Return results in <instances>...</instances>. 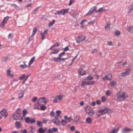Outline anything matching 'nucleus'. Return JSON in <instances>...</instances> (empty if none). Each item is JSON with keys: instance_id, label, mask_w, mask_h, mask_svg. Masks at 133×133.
<instances>
[{"instance_id": "obj_51", "label": "nucleus", "mask_w": 133, "mask_h": 133, "mask_svg": "<svg viewBox=\"0 0 133 133\" xmlns=\"http://www.w3.org/2000/svg\"><path fill=\"white\" fill-rule=\"evenodd\" d=\"M41 35L42 37V40H44V39L45 37V36L44 35L43 33H41Z\"/></svg>"}, {"instance_id": "obj_63", "label": "nucleus", "mask_w": 133, "mask_h": 133, "mask_svg": "<svg viewBox=\"0 0 133 133\" xmlns=\"http://www.w3.org/2000/svg\"><path fill=\"white\" fill-rule=\"evenodd\" d=\"M52 122L55 124H58L56 121V120L55 119H53L52 120Z\"/></svg>"}, {"instance_id": "obj_4", "label": "nucleus", "mask_w": 133, "mask_h": 133, "mask_svg": "<svg viewBox=\"0 0 133 133\" xmlns=\"http://www.w3.org/2000/svg\"><path fill=\"white\" fill-rule=\"evenodd\" d=\"M85 111L90 116H93L94 114V113L92 109H89L88 108H86Z\"/></svg>"}, {"instance_id": "obj_37", "label": "nucleus", "mask_w": 133, "mask_h": 133, "mask_svg": "<svg viewBox=\"0 0 133 133\" xmlns=\"http://www.w3.org/2000/svg\"><path fill=\"white\" fill-rule=\"evenodd\" d=\"M111 94V92L109 90L107 91L105 93L106 95L108 96H110Z\"/></svg>"}, {"instance_id": "obj_46", "label": "nucleus", "mask_w": 133, "mask_h": 133, "mask_svg": "<svg viewBox=\"0 0 133 133\" xmlns=\"http://www.w3.org/2000/svg\"><path fill=\"white\" fill-rule=\"evenodd\" d=\"M37 99V97H34L32 99V101L33 102H35Z\"/></svg>"}, {"instance_id": "obj_21", "label": "nucleus", "mask_w": 133, "mask_h": 133, "mask_svg": "<svg viewBox=\"0 0 133 133\" xmlns=\"http://www.w3.org/2000/svg\"><path fill=\"white\" fill-rule=\"evenodd\" d=\"M9 17L8 16H7L5 17L3 20V22H4L5 24H6L7 21L9 19Z\"/></svg>"}, {"instance_id": "obj_53", "label": "nucleus", "mask_w": 133, "mask_h": 133, "mask_svg": "<svg viewBox=\"0 0 133 133\" xmlns=\"http://www.w3.org/2000/svg\"><path fill=\"white\" fill-rule=\"evenodd\" d=\"M58 99H57V98L56 97H55V98L54 99L53 101V102L54 103H58Z\"/></svg>"}, {"instance_id": "obj_60", "label": "nucleus", "mask_w": 133, "mask_h": 133, "mask_svg": "<svg viewBox=\"0 0 133 133\" xmlns=\"http://www.w3.org/2000/svg\"><path fill=\"white\" fill-rule=\"evenodd\" d=\"M5 23L4 22H3L2 23L0 24V26L1 27H4L5 26Z\"/></svg>"}, {"instance_id": "obj_50", "label": "nucleus", "mask_w": 133, "mask_h": 133, "mask_svg": "<svg viewBox=\"0 0 133 133\" xmlns=\"http://www.w3.org/2000/svg\"><path fill=\"white\" fill-rule=\"evenodd\" d=\"M110 84L111 86L113 87L115 85V83L114 81L111 82L110 83Z\"/></svg>"}, {"instance_id": "obj_1", "label": "nucleus", "mask_w": 133, "mask_h": 133, "mask_svg": "<svg viewBox=\"0 0 133 133\" xmlns=\"http://www.w3.org/2000/svg\"><path fill=\"white\" fill-rule=\"evenodd\" d=\"M127 95L123 92H119L118 94L117 98L120 101H123L124 99L127 97Z\"/></svg>"}, {"instance_id": "obj_34", "label": "nucleus", "mask_w": 133, "mask_h": 133, "mask_svg": "<svg viewBox=\"0 0 133 133\" xmlns=\"http://www.w3.org/2000/svg\"><path fill=\"white\" fill-rule=\"evenodd\" d=\"M54 14L55 15H60L62 14V10H61V11H57Z\"/></svg>"}, {"instance_id": "obj_18", "label": "nucleus", "mask_w": 133, "mask_h": 133, "mask_svg": "<svg viewBox=\"0 0 133 133\" xmlns=\"http://www.w3.org/2000/svg\"><path fill=\"white\" fill-rule=\"evenodd\" d=\"M129 9L128 10V13H130L133 9V4H132L130 6L128 7Z\"/></svg>"}, {"instance_id": "obj_27", "label": "nucleus", "mask_w": 133, "mask_h": 133, "mask_svg": "<svg viewBox=\"0 0 133 133\" xmlns=\"http://www.w3.org/2000/svg\"><path fill=\"white\" fill-rule=\"evenodd\" d=\"M55 50H54V51L51 53V54H56L59 51V50L58 49H55Z\"/></svg>"}, {"instance_id": "obj_52", "label": "nucleus", "mask_w": 133, "mask_h": 133, "mask_svg": "<svg viewBox=\"0 0 133 133\" xmlns=\"http://www.w3.org/2000/svg\"><path fill=\"white\" fill-rule=\"evenodd\" d=\"M54 114L55 113L53 111H51L50 114V115L51 116H54Z\"/></svg>"}, {"instance_id": "obj_20", "label": "nucleus", "mask_w": 133, "mask_h": 133, "mask_svg": "<svg viewBox=\"0 0 133 133\" xmlns=\"http://www.w3.org/2000/svg\"><path fill=\"white\" fill-rule=\"evenodd\" d=\"M25 122L26 123H29L30 122V119L29 117H25Z\"/></svg>"}, {"instance_id": "obj_12", "label": "nucleus", "mask_w": 133, "mask_h": 133, "mask_svg": "<svg viewBox=\"0 0 133 133\" xmlns=\"http://www.w3.org/2000/svg\"><path fill=\"white\" fill-rule=\"evenodd\" d=\"M80 75H83L86 74L85 71L83 69H81L79 71Z\"/></svg>"}, {"instance_id": "obj_38", "label": "nucleus", "mask_w": 133, "mask_h": 133, "mask_svg": "<svg viewBox=\"0 0 133 133\" xmlns=\"http://www.w3.org/2000/svg\"><path fill=\"white\" fill-rule=\"evenodd\" d=\"M107 44L109 46H113L114 45V44L111 41L108 42Z\"/></svg>"}, {"instance_id": "obj_35", "label": "nucleus", "mask_w": 133, "mask_h": 133, "mask_svg": "<svg viewBox=\"0 0 133 133\" xmlns=\"http://www.w3.org/2000/svg\"><path fill=\"white\" fill-rule=\"evenodd\" d=\"M39 105L38 104H35L34 105L33 108L34 109H39V107L38 106Z\"/></svg>"}, {"instance_id": "obj_13", "label": "nucleus", "mask_w": 133, "mask_h": 133, "mask_svg": "<svg viewBox=\"0 0 133 133\" xmlns=\"http://www.w3.org/2000/svg\"><path fill=\"white\" fill-rule=\"evenodd\" d=\"M127 30L129 32H133V26L128 27Z\"/></svg>"}, {"instance_id": "obj_6", "label": "nucleus", "mask_w": 133, "mask_h": 133, "mask_svg": "<svg viewBox=\"0 0 133 133\" xmlns=\"http://www.w3.org/2000/svg\"><path fill=\"white\" fill-rule=\"evenodd\" d=\"M112 77V75L110 74H109L108 75H105L102 78V79L104 80L106 79L110 80H111Z\"/></svg>"}, {"instance_id": "obj_59", "label": "nucleus", "mask_w": 133, "mask_h": 133, "mask_svg": "<svg viewBox=\"0 0 133 133\" xmlns=\"http://www.w3.org/2000/svg\"><path fill=\"white\" fill-rule=\"evenodd\" d=\"M48 121V120L46 119H45L43 120V123H46Z\"/></svg>"}, {"instance_id": "obj_3", "label": "nucleus", "mask_w": 133, "mask_h": 133, "mask_svg": "<svg viewBox=\"0 0 133 133\" xmlns=\"http://www.w3.org/2000/svg\"><path fill=\"white\" fill-rule=\"evenodd\" d=\"M86 38L85 36L81 35L79 36L76 39V41L78 43H79L84 41Z\"/></svg>"}, {"instance_id": "obj_44", "label": "nucleus", "mask_w": 133, "mask_h": 133, "mask_svg": "<svg viewBox=\"0 0 133 133\" xmlns=\"http://www.w3.org/2000/svg\"><path fill=\"white\" fill-rule=\"evenodd\" d=\"M56 113L58 116H60V114L61 113V111L60 110H57L56 112Z\"/></svg>"}, {"instance_id": "obj_7", "label": "nucleus", "mask_w": 133, "mask_h": 133, "mask_svg": "<svg viewBox=\"0 0 133 133\" xmlns=\"http://www.w3.org/2000/svg\"><path fill=\"white\" fill-rule=\"evenodd\" d=\"M58 129L57 128H52L49 129L47 131V133H54L58 131Z\"/></svg>"}, {"instance_id": "obj_15", "label": "nucleus", "mask_w": 133, "mask_h": 133, "mask_svg": "<svg viewBox=\"0 0 133 133\" xmlns=\"http://www.w3.org/2000/svg\"><path fill=\"white\" fill-rule=\"evenodd\" d=\"M35 56L31 58V60L29 62V65L28 66L29 67L33 63V62L35 60Z\"/></svg>"}, {"instance_id": "obj_42", "label": "nucleus", "mask_w": 133, "mask_h": 133, "mask_svg": "<svg viewBox=\"0 0 133 133\" xmlns=\"http://www.w3.org/2000/svg\"><path fill=\"white\" fill-rule=\"evenodd\" d=\"M36 122V121L35 118L30 119V122L31 124L34 123Z\"/></svg>"}, {"instance_id": "obj_16", "label": "nucleus", "mask_w": 133, "mask_h": 133, "mask_svg": "<svg viewBox=\"0 0 133 133\" xmlns=\"http://www.w3.org/2000/svg\"><path fill=\"white\" fill-rule=\"evenodd\" d=\"M24 94V92L23 91H21L20 92V93L19 94V95L18 96V98L19 99H21L22 98Z\"/></svg>"}, {"instance_id": "obj_47", "label": "nucleus", "mask_w": 133, "mask_h": 133, "mask_svg": "<svg viewBox=\"0 0 133 133\" xmlns=\"http://www.w3.org/2000/svg\"><path fill=\"white\" fill-rule=\"evenodd\" d=\"M70 130L72 131H74L75 130V127L74 126H72L70 128Z\"/></svg>"}, {"instance_id": "obj_36", "label": "nucleus", "mask_w": 133, "mask_h": 133, "mask_svg": "<svg viewBox=\"0 0 133 133\" xmlns=\"http://www.w3.org/2000/svg\"><path fill=\"white\" fill-rule=\"evenodd\" d=\"M102 101L103 102H104L107 100V98L105 96H102L101 97Z\"/></svg>"}, {"instance_id": "obj_10", "label": "nucleus", "mask_w": 133, "mask_h": 133, "mask_svg": "<svg viewBox=\"0 0 133 133\" xmlns=\"http://www.w3.org/2000/svg\"><path fill=\"white\" fill-rule=\"evenodd\" d=\"M131 130V129L130 128H128L127 127L123 128L122 131V133H127L128 132H129Z\"/></svg>"}, {"instance_id": "obj_30", "label": "nucleus", "mask_w": 133, "mask_h": 133, "mask_svg": "<svg viewBox=\"0 0 133 133\" xmlns=\"http://www.w3.org/2000/svg\"><path fill=\"white\" fill-rule=\"evenodd\" d=\"M37 29L36 27L34 28L33 30L32 33V36H34V35L35 34L36 31H37Z\"/></svg>"}, {"instance_id": "obj_41", "label": "nucleus", "mask_w": 133, "mask_h": 133, "mask_svg": "<svg viewBox=\"0 0 133 133\" xmlns=\"http://www.w3.org/2000/svg\"><path fill=\"white\" fill-rule=\"evenodd\" d=\"M115 34L116 36H119L120 34V32L118 30H117L115 32Z\"/></svg>"}, {"instance_id": "obj_33", "label": "nucleus", "mask_w": 133, "mask_h": 133, "mask_svg": "<svg viewBox=\"0 0 133 133\" xmlns=\"http://www.w3.org/2000/svg\"><path fill=\"white\" fill-rule=\"evenodd\" d=\"M56 98H57L58 100L59 101L61 100L62 98V97L61 95H59L57 96H56Z\"/></svg>"}, {"instance_id": "obj_5", "label": "nucleus", "mask_w": 133, "mask_h": 133, "mask_svg": "<svg viewBox=\"0 0 133 133\" xmlns=\"http://www.w3.org/2000/svg\"><path fill=\"white\" fill-rule=\"evenodd\" d=\"M20 112H15L14 114V118L15 120H17L20 117Z\"/></svg>"}, {"instance_id": "obj_62", "label": "nucleus", "mask_w": 133, "mask_h": 133, "mask_svg": "<svg viewBox=\"0 0 133 133\" xmlns=\"http://www.w3.org/2000/svg\"><path fill=\"white\" fill-rule=\"evenodd\" d=\"M60 116H58L57 115H56L55 117V119H59V118H60Z\"/></svg>"}, {"instance_id": "obj_29", "label": "nucleus", "mask_w": 133, "mask_h": 133, "mask_svg": "<svg viewBox=\"0 0 133 133\" xmlns=\"http://www.w3.org/2000/svg\"><path fill=\"white\" fill-rule=\"evenodd\" d=\"M20 66L21 68L22 69L26 68L28 67H29L28 66H27L26 64H25L24 65L21 64L20 65Z\"/></svg>"}, {"instance_id": "obj_8", "label": "nucleus", "mask_w": 133, "mask_h": 133, "mask_svg": "<svg viewBox=\"0 0 133 133\" xmlns=\"http://www.w3.org/2000/svg\"><path fill=\"white\" fill-rule=\"evenodd\" d=\"M96 7L95 6H94L93 7H92L89 11L85 15L87 16L88 15H90L94 11H96Z\"/></svg>"}, {"instance_id": "obj_31", "label": "nucleus", "mask_w": 133, "mask_h": 133, "mask_svg": "<svg viewBox=\"0 0 133 133\" xmlns=\"http://www.w3.org/2000/svg\"><path fill=\"white\" fill-rule=\"evenodd\" d=\"M118 129H114L110 132V133H117L118 131Z\"/></svg>"}, {"instance_id": "obj_40", "label": "nucleus", "mask_w": 133, "mask_h": 133, "mask_svg": "<svg viewBox=\"0 0 133 133\" xmlns=\"http://www.w3.org/2000/svg\"><path fill=\"white\" fill-rule=\"evenodd\" d=\"M68 59V58H60V61H61V62L60 63H63L64 61L65 60L67 59Z\"/></svg>"}, {"instance_id": "obj_11", "label": "nucleus", "mask_w": 133, "mask_h": 133, "mask_svg": "<svg viewBox=\"0 0 133 133\" xmlns=\"http://www.w3.org/2000/svg\"><path fill=\"white\" fill-rule=\"evenodd\" d=\"M130 70H126L124 72L122 73L121 75L122 76H127L130 73Z\"/></svg>"}, {"instance_id": "obj_9", "label": "nucleus", "mask_w": 133, "mask_h": 133, "mask_svg": "<svg viewBox=\"0 0 133 133\" xmlns=\"http://www.w3.org/2000/svg\"><path fill=\"white\" fill-rule=\"evenodd\" d=\"M1 113L2 116H4L5 118H6L8 116L7 113L6 112V111L5 109H3L2 111H1Z\"/></svg>"}, {"instance_id": "obj_58", "label": "nucleus", "mask_w": 133, "mask_h": 133, "mask_svg": "<svg viewBox=\"0 0 133 133\" xmlns=\"http://www.w3.org/2000/svg\"><path fill=\"white\" fill-rule=\"evenodd\" d=\"M69 48L68 46L65 47L63 49V50L64 51H66L69 50Z\"/></svg>"}, {"instance_id": "obj_19", "label": "nucleus", "mask_w": 133, "mask_h": 133, "mask_svg": "<svg viewBox=\"0 0 133 133\" xmlns=\"http://www.w3.org/2000/svg\"><path fill=\"white\" fill-rule=\"evenodd\" d=\"M38 132L39 133H44L45 130H44L42 128H40L39 129Z\"/></svg>"}, {"instance_id": "obj_57", "label": "nucleus", "mask_w": 133, "mask_h": 133, "mask_svg": "<svg viewBox=\"0 0 133 133\" xmlns=\"http://www.w3.org/2000/svg\"><path fill=\"white\" fill-rule=\"evenodd\" d=\"M59 45V44L58 42L56 43L54 45L52 46L54 47L55 46H56L58 47Z\"/></svg>"}, {"instance_id": "obj_45", "label": "nucleus", "mask_w": 133, "mask_h": 133, "mask_svg": "<svg viewBox=\"0 0 133 133\" xmlns=\"http://www.w3.org/2000/svg\"><path fill=\"white\" fill-rule=\"evenodd\" d=\"M95 83V82L93 81H90L87 83V84L88 85H91Z\"/></svg>"}, {"instance_id": "obj_28", "label": "nucleus", "mask_w": 133, "mask_h": 133, "mask_svg": "<svg viewBox=\"0 0 133 133\" xmlns=\"http://www.w3.org/2000/svg\"><path fill=\"white\" fill-rule=\"evenodd\" d=\"M43 123L38 121L37 122V125L39 127H42V126Z\"/></svg>"}, {"instance_id": "obj_22", "label": "nucleus", "mask_w": 133, "mask_h": 133, "mask_svg": "<svg viewBox=\"0 0 133 133\" xmlns=\"http://www.w3.org/2000/svg\"><path fill=\"white\" fill-rule=\"evenodd\" d=\"M53 60L55 62H60L61 61H60V58L58 57V58L54 57L53 58Z\"/></svg>"}, {"instance_id": "obj_25", "label": "nucleus", "mask_w": 133, "mask_h": 133, "mask_svg": "<svg viewBox=\"0 0 133 133\" xmlns=\"http://www.w3.org/2000/svg\"><path fill=\"white\" fill-rule=\"evenodd\" d=\"M10 72L11 71L10 69L8 70L7 72L8 75L11 77H12L13 76V75L12 74H10Z\"/></svg>"}, {"instance_id": "obj_49", "label": "nucleus", "mask_w": 133, "mask_h": 133, "mask_svg": "<svg viewBox=\"0 0 133 133\" xmlns=\"http://www.w3.org/2000/svg\"><path fill=\"white\" fill-rule=\"evenodd\" d=\"M25 77V75L24 74H23L19 77V79L20 80H22Z\"/></svg>"}, {"instance_id": "obj_64", "label": "nucleus", "mask_w": 133, "mask_h": 133, "mask_svg": "<svg viewBox=\"0 0 133 133\" xmlns=\"http://www.w3.org/2000/svg\"><path fill=\"white\" fill-rule=\"evenodd\" d=\"M121 63V64L123 66L125 65H126L127 64V63L126 62H125L124 63H123L122 62H121L120 63Z\"/></svg>"}, {"instance_id": "obj_23", "label": "nucleus", "mask_w": 133, "mask_h": 133, "mask_svg": "<svg viewBox=\"0 0 133 133\" xmlns=\"http://www.w3.org/2000/svg\"><path fill=\"white\" fill-rule=\"evenodd\" d=\"M86 121L88 123L90 124L92 122V119L88 117Z\"/></svg>"}, {"instance_id": "obj_24", "label": "nucleus", "mask_w": 133, "mask_h": 133, "mask_svg": "<svg viewBox=\"0 0 133 133\" xmlns=\"http://www.w3.org/2000/svg\"><path fill=\"white\" fill-rule=\"evenodd\" d=\"M44 101L42 98H40L38 101V104L39 105H41V103H43Z\"/></svg>"}, {"instance_id": "obj_43", "label": "nucleus", "mask_w": 133, "mask_h": 133, "mask_svg": "<svg viewBox=\"0 0 133 133\" xmlns=\"http://www.w3.org/2000/svg\"><path fill=\"white\" fill-rule=\"evenodd\" d=\"M110 23L108 24L107 25L105 26V28L107 30L109 29L110 27Z\"/></svg>"}, {"instance_id": "obj_32", "label": "nucleus", "mask_w": 133, "mask_h": 133, "mask_svg": "<svg viewBox=\"0 0 133 133\" xmlns=\"http://www.w3.org/2000/svg\"><path fill=\"white\" fill-rule=\"evenodd\" d=\"M86 84H87V83H86L85 80V79L83 80L81 85L82 86H84L86 85Z\"/></svg>"}, {"instance_id": "obj_56", "label": "nucleus", "mask_w": 133, "mask_h": 133, "mask_svg": "<svg viewBox=\"0 0 133 133\" xmlns=\"http://www.w3.org/2000/svg\"><path fill=\"white\" fill-rule=\"evenodd\" d=\"M93 78V77L90 76H89L87 77V79L88 80H92Z\"/></svg>"}, {"instance_id": "obj_14", "label": "nucleus", "mask_w": 133, "mask_h": 133, "mask_svg": "<svg viewBox=\"0 0 133 133\" xmlns=\"http://www.w3.org/2000/svg\"><path fill=\"white\" fill-rule=\"evenodd\" d=\"M105 10L103 7H102L100 9H99L98 10H96V13L99 12L100 13L101 12H103V11L106 10Z\"/></svg>"}, {"instance_id": "obj_55", "label": "nucleus", "mask_w": 133, "mask_h": 133, "mask_svg": "<svg viewBox=\"0 0 133 133\" xmlns=\"http://www.w3.org/2000/svg\"><path fill=\"white\" fill-rule=\"evenodd\" d=\"M74 2V0H70L69 5H70Z\"/></svg>"}, {"instance_id": "obj_26", "label": "nucleus", "mask_w": 133, "mask_h": 133, "mask_svg": "<svg viewBox=\"0 0 133 133\" xmlns=\"http://www.w3.org/2000/svg\"><path fill=\"white\" fill-rule=\"evenodd\" d=\"M69 9H68L62 10V15H64L65 13H67Z\"/></svg>"}, {"instance_id": "obj_39", "label": "nucleus", "mask_w": 133, "mask_h": 133, "mask_svg": "<svg viewBox=\"0 0 133 133\" xmlns=\"http://www.w3.org/2000/svg\"><path fill=\"white\" fill-rule=\"evenodd\" d=\"M55 22V21L54 19H53L52 20V21L51 22H50L48 24V26H50L52 25L53 24H54Z\"/></svg>"}, {"instance_id": "obj_54", "label": "nucleus", "mask_w": 133, "mask_h": 133, "mask_svg": "<svg viewBox=\"0 0 133 133\" xmlns=\"http://www.w3.org/2000/svg\"><path fill=\"white\" fill-rule=\"evenodd\" d=\"M41 110H45L46 109V107L45 106H43L41 105Z\"/></svg>"}, {"instance_id": "obj_17", "label": "nucleus", "mask_w": 133, "mask_h": 133, "mask_svg": "<svg viewBox=\"0 0 133 133\" xmlns=\"http://www.w3.org/2000/svg\"><path fill=\"white\" fill-rule=\"evenodd\" d=\"M15 125L18 128H21V125L19 122L16 121L15 123Z\"/></svg>"}, {"instance_id": "obj_48", "label": "nucleus", "mask_w": 133, "mask_h": 133, "mask_svg": "<svg viewBox=\"0 0 133 133\" xmlns=\"http://www.w3.org/2000/svg\"><path fill=\"white\" fill-rule=\"evenodd\" d=\"M65 53L64 52H63L61 53H60L58 57L60 58L63 55H64Z\"/></svg>"}, {"instance_id": "obj_61", "label": "nucleus", "mask_w": 133, "mask_h": 133, "mask_svg": "<svg viewBox=\"0 0 133 133\" xmlns=\"http://www.w3.org/2000/svg\"><path fill=\"white\" fill-rule=\"evenodd\" d=\"M12 37V34L11 33H10L9 34L8 36V39H11Z\"/></svg>"}, {"instance_id": "obj_2", "label": "nucleus", "mask_w": 133, "mask_h": 133, "mask_svg": "<svg viewBox=\"0 0 133 133\" xmlns=\"http://www.w3.org/2000/svg\"><path fill=\"white\" fill-rule=\"evenodd\" d=\"M110 110L108 108L105 107L104 109L99 110L98 112L101 115H104L110 111Z\"/></svg>"}]
</instances>
